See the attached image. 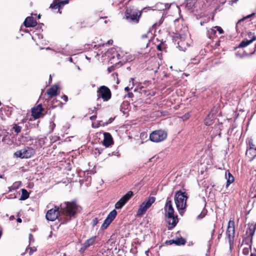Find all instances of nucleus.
<instances>
[{
	"label": "nucleus",
	"mask_w": 256,
	"mask_h": 256,
	"mask_svg": "<svg viewBox=\"0 0 256 256\" xmlns=\"http://www.w3.org/2000/svg\"><path fill=\"white\" fill-rule=\"evenodd\" d=\"M62 214L73 216L80 210V207L74 202H66L60 206Z\"/></svg>",
	"instance_id": "nucleus-1"
},
{
	"label": "nucleus",
	"mask_w": 256,
	"mask_h": 256,
	"mask_svg": "<svg viewBox=\"0 0 256 256\" xmlns=\"http://www.w3.org/2000/svg\"><path fill=\"white\" fill-rule=\"evenodd\" d=\"M188 197L185 192L178 191L174 196V202L180 214L182 215L186 208Z\"/></svg>",
	"instance_id": "nucleus-2"
},
{
	"label": "nucleus",
	"mask_w": 256,
	"mask_h": 256,
	"mask_svg": "<svg viewBox=\"0 0 256 256\" xmlns=\"http://www.w3.org/2000/svg\"><path fill=\"white\" fill-rule=\"evenodd\" d=\"M140 16L141 12L130 8H128L125 12L126 19L132 22L137 23Z\"/></svg>",
	"instance_id": "nucleus-3"
},
{
	"label": "nucleus",
	"mask_w": 256,
	"mask_h": 256,
	"mask_svg": "<svg viewBox=\"0 0 256 256\" xmlns=\"http://www.w3.org/2000/svg\"><path fill=\"white\" fill-rule=\"evenodd\" d=\"M156 198L154 196L148 198L142 202L139 206L137 212V216L138 217L142 216L146 211L152 206V204L155 202Z\"/></svg>",
	"instance_id": "nucleus-4"
},
{
	"label": "nucleus",
	"mask_w": 256,
	"mask_h": 256,
	"mask_svg": "<svg viewBox=\"0 0 256 256\" xmlns=\"http://www.w3.org/2000/svg\"><path fill=\"white\" fill-rule=\"evenodd\" d=\"M167 137V133L163 130H157L152 132L150 135L151 141L158 142L164 140Z\"/></svg>",
	"instance_id": "nucleus-5"
},
{
	"label": "nucleus",
	"mask_w": 256,
	"mask_h": 256,
	"mask_svg": "<svg viewBox=\"0 0 256 256\" xmlns=\"http://www.w3.org/2000/svg\"><path fill=\"white\" fill-rule=\"evenodd\" d=\"M35 154L34 149L31 148H26L16 151L14 152V156L21 158H28L32 157Z\"/></svg>",
	"instance_id": "nucleus-6"
},
{
	"label": "nucleus",
	"mask_w": 256,
	"mask_h": 256,
	"mask_svg": "<svg viewBox=\"0 0 256 256\" xmlns=\"http://www.w3.org/2000/svg\"><path fill=\"white\" fill-rule=\"evenodd\" d=\"M61 214V209L60 210L58 206H55L54 208H51L47 212L46 217L48 220L54 221Z\"/></svg>",
	"instance_id": "nucleus-7"
},
{
	"label": "nucleus",
	"mask_w": 256,
	"mask_h": 256,
	"mask_svg": "<svg viewBox=\"0 0 256 256\" xmlns=\"http://www.w3.org/2000/svg\"><path fill=\"white\" fill-rule=\"evenodd\" d=\"M97 92L98 96L102 98L104 101H107L111 98L110 90L104 86H100Z\"/></svg>",
	"instance_id": "nucleus-8"
},
{
	"label": "nucleus",
	"mask_w": 256,
	"mask_h": 256,
	"mask_svg": "<svg viewBox=\"0 0 256 256\" xmlns=\"http://www.w3.org/2000/svg\"><path fill=\"white\" fill-rule=\"evenodd\" d=\"M235 234L234 222L233 220H230L228 223V228L226 232V235L230 243L233 240Z\"/></svg>",
	"instance_id": "nucleus-9"
},
{
	"label": "nucleus",
	"mask_w": 256,
	"mask_h": 256,
	"mask_svg": "<svg viewBox=\"0 0 256 256\" xmlns=\"http://www.w3.org/2000/svg\"><path fill=\"white\" fill-rule=\"evenodd\" d=\"M117 212L115 210H112L108 216L107 218L105 220L103 223L102 228L106 229L107 228L108 226L111 223L116 216Z\"/></svg>",
	"instance_id": "nucleus-10"
},
{
	"label": "nucleus",
	"mask_w": 256,
	"mask_h": 256,
	"mask_svg": "<svg viewBox=\"0 0 256 256\" xmlns=\"http://www.w3.org/2000/svg\"><path fill=\"white\" fill-rule=\"evenodd\" d=\"M43 108L40 104L34 106L32 110V116L34 119H37L42 116Z\"/></svg>",
	"instance_id": "nucleus-11"
},
{
	"label": "nucleus",
	"mask_w": 256,
	"mask_h": 256,
	"mask_svg": "<svg viewBox=\"0 0 256 256\" xmlns=\"http://www.w3.org/2000/svg\"><path fill=\"white\" fill-rule=\"evenodd\" d=\"M96 236H92L84 242L82 244L80 252H84L88 248L94 245L96 243Z\"/></svg>",
	"instance_id": "nucleus-12"
},
{
	"label": "nucleus",
	"mask_w": 256,
	"mask_h": 256,
	"mask_svg": "<svg viewBox=\"0 0 256 256\" xmlns=\"http://www.w3.org/2000/svg\"><path fill=\"white\" fill-rule=\"evenodd\" d=\"M164 210L167 216H174V210L172 207V202L170 200H167Z\"/></svg>",
	"instance_id": "nucleus-13"
},
{
	"label": "nucleus",
	"mask_w": 256,
	"mask_h": 256,
	"mask_svg": "<svg viewBox=\"0 0 256 256\" xmlns=\"http://www.w3.org/2000/svg\"><path fill=\"white\" fill-rule=\"evenodd\" d=\"M113 143L112 138V136L107 132L104 134V139L102 144L106 147H108Z\"/></svg>",
	"instance_id": "nucleus-14"
},
{
	"label": "nucleus",
	"mask_w": 256,
	"mask_h": 256,
	"mask_svg": "<svg viewBox=\"0 0 256 256\" xmlns=\"http://www.w3.org/2000/svg\"><path fill=\"white\" fill-rule=\"evenodd\" d=\"M167 217L168 222L169 224L168 228L170 229L174 228L178 222L177 216H172Z\"/></svg>",
	"instance_id": "nucleus-15"
},
{
	"label": "nucleus",
	"mask_w": 256,
	"mask_h": 256,
	"mask_svg": "<svg viewBox=\"0 0 256 256\" xmlns=\"http://www.w3.org/2000/svg\"><path fill=\"white\" fill-rule=\"evenodd\" d=\"M36 24V22L32 17H28L24 22V24L26 27L34 26Z\"/></svg>",
	"instance_id": "nucleus-16"
},
{
	"label": "nucleus",
	"mask_w": 256,
	"mask_h": 256,
	"mask_svg": "<svg viewBox=\"0 0 256 256\" xmlns=\"http://www.w3.org/2000/svg\"><path fill=\"white\" fill-rule=\"evenodd\" d=\"M256 40V36H253L252 38L250 40H244L240 42V44L239 47H240V48L246 47L247 46L249 45L250 44H252Z\"/></svg>",
	"instance_id": "nucleus-17"
},
{
	"label": "nucleus",
	"mask_w": 256,
	"mask_h": 256,
	"mask_svg": "<svg viewBox=\"0 0 256 256\" xmlns=\"http://www.w3.org/2000/svg\"><path fill=\"white\" fill-rule=\"evenodd\" d=\"M246 155L251 159L254 158L256 156V148H249L246 152Z\"/></svg>",
	"instance_id": "nucleus-18"
},
{
	"label": "nucleus",
	"mask_w": 256,
	"mask_h": 256,
	"mask_svg": "<svg viewBox=\"0 0 256 256\" xmlns=\"http://www.w3.org/2000/svg\"><path fill=\"white\" fill-rule=\"evenodd\" d=\"M226 187L228 188L229 185L233 182L234 181V177L231 174L230 172L227 174L226 173Z\"/></svg>",
	"instance_id": "nucleus-19"
},
{
	"label": "nucleus",
	"mask_w": 256,
	"mask_h": 256,
	"mask_svg": "<svg viewBox=\"0 0 256 256\" xmlns=\"http://www.w3.org/2000/svg\"><path fill=\"white\" fill-rule=\"evenodd\" d=\"M133 192L132 191L128 192L120 200L122 201L125 204L132 197Z\"/></svg>",
	"instance_id": "nucleus-20"
},
{
	"label": "nucleus",
	"mask_w": 256,
	"mask_h": 256,
	"mask_svg": "<svg viewBox=\"0 0 256 256\" xmlns=\"http://www.w3.org/2000/svg\"><path fill=\"white\" fill-rule=\"evenodd\" d=\"M180 41L178 42V46L180 50L184 51L186 49V48L184 46V42L185 38L184 36H180Z\"/></svg>",
	"instance_id": "nucleus-21"
},
{
	"label": "nucleus",
	"mask_w": 256,
	"mask_h": 256,
	"mask_svg": "<svg viewBox=\"0 0 256 256\" xmlns=\"http://www.w3.org/2000/svg\"><path fill=\"white\" fill-rule=\"evenodd\" d=\"M58 89V86H54L49 89V90L47 92V93L48 95H50L51 96H56V95H57Z\"/></svg>",
	"instance_id": "nucleus-22"
},
{
	"label": "nucleus",
	"mask_w": 256,
	"mask_h": 256,
	"mask_svg": "<svg viewBox=\"0 0 256 256\" xmlns=\"http://www.w3.org/2000/svg\"><path fill=\"white\" fill-rule=\"evenodd\" d=\"M175 244L178 246L184 245L186 242V240L183 238H176L174 239Z\"/></svg>",
	"instance_id": "nucleus-23"
},
{
	"label": "nucleus",
	"mask_w": 256,
	"mask_h": 256,
	"mask_svg": "<svg viewBox=\"0 0 256 256\" xmlns=\"http://www.w3.org/2000/svg\"><path fill=\"white\" fill-rule=\"evenodd\" d=\"M22 194L20 198V200H26L29 197V194L26 190L22 189Z\"/></svg>",
	"instance_id": "nucleus-24"
},
{
	"label": "nucleus",
	"mask_w": 256,
	"mask_h": 256,
	"mask_svg": "<svg viewBox=\"0 0 256 256\" xmlns=\"http://www.w3.org/2000/svg\"><path fill=\"white\" fill-rule=\"evenodd\" d=\"M50 7L53 9L56 10L58 8H60L62 7V6L59 1L55 0L52 4H50Z\"/></svg>",
	"instance_id": "nucleus-25"
},
{
	"label": "nucleus",
	"mask_w": 256,
	"mask_h": 256,
	"mask_svg": "<svg viewBox=\"0 0 256 256\" xmlns=\"http://www.w3.org/2000/svg\"><path fill=\"white\" fill-rule=\"evenodd\" d=\"M216 28H214V27L208 30V34L210 38H211L212 36L216 35Z\"/></svg>",
	"instance_id": "nucleus-26"
},
{
	"label": "nucleus",
	"mask_w": 256,
	"mask_h": 256,
	"mask_svg": "<svg viewBox=\"0 0 256 256\" xmlns=\"http://www.w3.org/2000/svg\"><path fill=\"white\" fill-rule=\"evenodd\" d=\"M186 0V6L188 8H192L196 3V0Z\"/></svg>",
	"instance_id": "nucleus-27"
},
{
	"label": "nucleus",
	"mask_w": 256,
	"mask_h": 256,
	"mask_svg": "<svg viewBox=\"0 0 256 256\" xmlns=\"http://www.w3.org/2000/svg\"><path fill=\"white\" fill-rule=\"evenodd\" d=\"M212 115L211 114H209L207 118L204 120V124L206 126H210L212 124Z\"/></svg>",
	"instance_id": "nucleus-28"
},
{
	"label": "nucleus",
	"mask_w": 256,
	"mask_h": 256,
	"mask_svg": "<svg viewBox=\"0 0 256 256\" xmlns=\"http://www.w3.org/2000/svg\"><path fill=\"white\" fill-rule=\"evenodd\" d=\"M125 204L124 202L122 201H120L119 200L115 204V208L116 209H120L123 206H124Z\"/></svg>",
	"instance_id": "nucleus-29"
},
{
	"label": "nucleus",
	"mask_w": 256,
	"mask_h": 256,
	"mask_svg": "<svg viewBox=\"0 0 256 256\" xmlns=\"http://www.w3.org/2000/svg\"><path fill=\"white\" fill-rule=\"evenodd\" d=\"M156 7L159 10H164L166 8V6L162 3H158L156 4Z\"/></svg>",
	"instance_id": "nucleus-30"
},
{
	"label": "nucleus",
	"mask_w": 256,
	"mask_h": 256,
	"mask_svg": "<svg viewBox=\"0 0 256 256\" xmlns=\"http://www.w3.org/2000/svg\"><path fill=\"white\" fill-rule=\"evenodd\" d=\"M238 0H219V2L222 4H224L226 1L229 4H232L233 3L236 2Z\"/></svg>",
	"instance_id": "nucleus-31"
},
{
	"label": "nucleus",
	"mask_w": 256,
	"mask_h": 256,
	"mask_svg": "<svg viewBox=\"0 0 256 256\" xmlns=\"http://www.w3.org/2000/svg\"><path fill=\"white\" fill-rule=\"evenodd\" d=\"M20 184L21 183L20 182H15L12 186V188L13 190L18 188L20 186Z\"/></svg>",
	"instance_id": "nucleus-32"
},
{
	"label": "nucleus",
	"mask_w": 256,
	"mask_h": 256,
	"mask_svg": "<svg viewBox=\"0 0 256 256\" xmlns=\"http://www.w3.org/2000/svg\"><path fill=\"white\" fill-rule=\"evenodd\" d=\"M251 226L252 228H249L250 232H248V231L247 230L246 232L248 234H249L251 236H252L254 234V230L255 228V226Z\"/></svg>",
	"instance_id": "nucleus-33"
},
{
	"label": "nucleus",
	"mask_w": 256,
	"mask_h": 256,
	"mask_svg": "<svg viewBox=\"0 0 256 256\" xmlns=\"http://www.w3.org/2000/svg\"><path fill=\"white\" fill-rule=\"evenodd\" d=\"M13 128L14 129L15 132H16V134L19 133L21 130V127L16 124L14 126Z\"/></svg>",
	"instance_id": "nucleus-34"
},
{
	"label": "nucleus",
	"mask_w": 256,
	"mask_h": 256,
	"mask_svg": "<svg viewBox=\"0 0 256 256\" xmlns=\"http://www.w3.org/2000/svg\"><path fill=\"white\" fill-rule=\"evenodd\" d=\"M214 28H216V31H218L220 34H222L224 33V30L221 27L218 26H214Z\"/></svg>",
	"instance_id": "nucleus-35"
},
{
	"label": "nucleus",
	"mask_w": 256,
	"mask_h": 256,
	"mask_svg": "<svg viewBox=\"0 0 256 256\" xmlns=\"http://www.w3.org/2000/svg\"><path fill=\"white\" fill-rule=\"evenodd\" d=\"M166 244H168V245H171V244H175L174 239L169 240H167V241H166Z\"/></svg>",
	"instance_id": "nucleus-36"
},
{
	"label": "nucleus",
	"mask_w": 256,
	"mask_h": 256,
	"mask_svg": "<svg viewBox=\"0 0 256 256\" xmlns=\"http://www.w3.org/2000/svg\"><path fill=\"white\" fill-rule=\"evenodd\" d=\"M249 148H256V146L253 144L252 142L250 140L249 142Z\"/></svg>",
	"instance_id": "nucleus-37"
},
{
	"label": "nucleus",
	"mask_w": 256,
	"mask_h": 256,
	"mask_svg": "<svg viewBox=\"0 0 256 256\" xmlns=\"http://www.w3.org/2000/svg\"><path fill=\"white\" fill-rule=\"evenodd\" d=\"M98 222V218H94L92 220V225L93 226H96Z\"/></svg>",
	"instance_id": "nucleus-38"
},
{
	"label": "nucleus",
	"mask_w": 256,
	"mask_h": 256,
	"mask_svg": "<svg viewBox=\"0 0 256 256\" xmlns=\"http://www.w3.org/2000/svg\"><path fill=\"white\" fill-rule=\"evenodd\" d=\"M62 6H64L65 4H66L68 2V0H64V1H60V2Z\"/></svg>",
	"instance_id": "nucleus-39"
},
{
	"label": "nucleus",
	"mask_w": 256,
	"mask_h": 256,
	"mask_svg": "<svg viewBox=\"0 0 256 256\" xmlns=\"http://www.w3.org/2000/svg\"><path fill=\"white\" fill-rule=\"evenodd\" d=\"M50 126L52 128V130H53L54 128L56 126V124L54 122H51Z\"/></svg>",
	"instance_id": "nucleus-40"
},
{
	"label": "nucleus",
	"mask_w": 256,
	"mask_h": 256,
	"mask_svg": "<svg viewBox=\"0 0 256 256\" xmlns=\"http://www.w3.org/2000/svg\"><path fill=\"white\" fill-rule=\"evenodd\" d=\"M62 98L66 102L68 100V98L66 96L64 95Z\"/></svg>",
	"instance_id": "nucleus-41"
},
{
	"label": "nucleus",
	"mask_w": 256,
	"mask_h": 256,
	"mask_svg": "<svg viewBox=\"0 0 256 256\" xmlns=\"http://www.w3.org/2000/svg\"><path fill=\"white\" fill-rule=\"evenodd\" d=\"M188 118H189V114H188L184 116L183 119H184V120H187Z\"/></svg>",
	"instance_id": "nucleus-42"
},
{
	"label": "nucleus",
	"mask_w": 256,
	"mask_h": 256,
	"mask_svg": "<svg viewBox=\"0 0 256 256\" xmlns=\"http://www.w3.org/2000/svg\"><path fill=\"white\" fill-rule=\"evenodd\" d=\"M150 34V32H148V34H142V38H147V37H148V36H147V35H148V34Z\"/></svg>",
	"instance_id": "nucleus-43"
},
{
	"label": "nucleus",
	"mask_w": 256,
	"mask_h": 256,
	"mask_svg": "<svg viewBox=\"0 0 256 256\" xmlns=\"http://www.w3.org/2000/svg\"><path fill=\"white\" fill-rule=\"evenodd\" d=\"M34 250H36L35 249H32V248H30V252H29L30 254H32Z\"/></svg>",
	"instance_id": "nucleus-44"
},
{
	"label": "nucleus",
	"mask_w": 256,
	"mask_h": 256,
	"mask_svg": "<svg viewBox=\"0 0 256 256\" xmlns=\"http://www.w3.org/2000/svg\"><path fill=\"white\" fill-rule=\"evenodd\" d=\"M96 117V115H94V116H90V119L92 120H95Z\"/></svg>",
	"instance_id": "nucleus-45"
},
{
	"label": "nucleus",
	"mask_w": 256,
	"mask_h": 256,
	"mask_svg": "<svg viewBox=\"0 0 256 256\" xmlns=\"http://www.w3.org/2000/svg\"><path fill=\"white\" fill-rule=\"evenodd\" d=\"M124 90H125L126 92H128V91L130 90V88H129V87H128V86L126 87V88H124Z\"/></svg>",
	"instance_id": "nucleus-46"
},
{
	"label": "nucleus",
	"mask_w": 256,
	"mask_h": 256,
	"mask_svg": "<svg viewBox=\"0 0 256 256\" xmlns=\"http://www.w3.org/2000/svg\"><path fill=\"white\" fill-rule=\"evenodd\" d=\"M112 42V40H110L108 42V44H111Z\"/></svg>",
	"instance_id": "nucleus-47"
},
{
	"label": "nucleus",
	"mask_w": 256,
	"mask_h": 256,
	"mask_svg": "<svg viewBox=\"0 0 256 256\" xmlns=\"http://www.w3.org/2000/svg\"><path fill=\"white\" fill-rule=\"evenodd\" d=\"M17 221L18 222H22V220L20 218H18V220H17Z\"/></svg>",
	"instance_id": "nucleus-48"
},
{
	"label": "nucleus",
	"mask_w": 256,
	"mask_h": 256,
	"mask_svg": "<svg viewBox=\"0 0 256 256\" xmlns=\"http://www.w3.org/2000/svg\"><path fill=\"white\" fill-rule=\"evenodd\" d=\"M158 50H160V46H158Z\"/></svg>",
	"instance_id": "nucleus-49"
},
{
	"label": "nucleus",
	"mask_w": 256,
	"mask_h": 256,
	"mask_svg": "<svg viewBox=\"0 0 256 256\" xmlns=\"http://www.w3.org/2000/svg\"><path fill=\"white\" fill-rule=\"evenodd\" d=\"M214 232V230L213 229V230H212V235L213 234Z\"/></svg>",
	"instance_id": "nucleus-50"
},
{
	"label": "nucleus",
	"mask_w": 256,
	"mask_h": 256,
	"mask_svg": "<svg viewBox=\"0 0 256 256\" xmlns=\"http://www.w3.org/2000/svg\"><path fill=\"white\" fill-rule=\"evenodd\" d=\"M3 178L2 175L0 174V178Z\"/></svg>",
	"instance_id": "nucleus-51"
},
{
	"label": "nucleus",
	"mask_w": 256,
	"mask_h": 256,
	"mask_svg": "<svg viewBox=\"0 0 256 256\" xmlns=\"http://www.w3.org/2000/svg\"><path fill=\"white\" fill-rule=\"evenodd\" d=\"M250 15H249V16H246V18H249V17H250Z\"/></svg>",
	"instance_id": "nucleus-52"
},
{
	"label": "nucleus",
	"mask_w": 256,
	"mask_h": 256,
	"mask_svg": "<svg viewBox=\"0 0 256 256\" xmlns=\"http://www.w3.org/2000/svg\"><path fill=\"white\" fill-rule=\"evenodd\" d=\"M146 254H148V252L146 251Z\"/></svg>",
	"instance_id": "nucleus-53"
},
{
	"label": "nucleus",
	"mask_w": 256,
	"mask_h": 256,
	"mask_svg": "<svg viewBox=\"0 0 256 256\" xmlns=\"http://www.w3.org/2000/svg\"><path fill=\"white\" fill-rule=\"evenodd\" d=\"M146 254H148V252L146 251Z\"/></svg>",
	"instance_id": "nucleus-54"
}]
</instances>
